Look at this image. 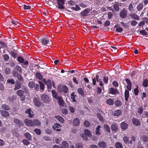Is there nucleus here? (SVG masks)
<instances>
[{
    "label": "nucleus",
    "mask_w": 148,
    "mask_h": 148,
    "mask_svg": "<svg viewBox=\"0 0 148 148\" xmlns=\"http://www.w3.org/2000/svg\"><path fill=\"white\" fill-rule=\"evenodd\" d=\"M22 142L24 145H27L30 144L29 142L26 139L23 140Z\"/></svg>",
    "instance_id": "nucleus-59"
},
{
    "label": "nucleus",
    "mask_w": 148,
    "mask_h": 148,
    "mask_svg": "<svg viewBox=\"0 0 148 148\" xmlns=\"http://www.w3.org/2000/svg\"><path fill=\"white\" fill-rule=\"evenodd\" d=\"M33 102L34 105L37 107H40L41 104L39 97H35L33 99Z\"/></svg>",
    "instance_id": "nucleus-4"
},
{
    "label": "nucleus",
    "mask_w": 148,
    "mask_h": 148,
    "mask_svg": "<svg viewBox=\"0 0 148 148\" xmlns=\"http://www.w3.org/2000/svg\"><path fill=\"white\" fill-rule=\"evenodd\" d=\"M34 131L36 134L38 135H40L41 133L40 130L39 129L37 128L35 129L34 130Z\"/></svg>",
    "instance_id": "nucleus-58"
},
{
    "label": "nucleus",
    "mask_w": 148,
    "mask_h": 148,
    "mask_svg": "<svg viewBox=\"0 0 148 148\" xmlns=\"http://www.w3.org/2000/svg\"><path fill=\"white\" fill-rule=\"evenodd\" d=\"M11 23L13 25V26L16 27H17L19 26V23L17 21H11Z\"/></svg>",
    "instance_id": "nucleus-39"
},
{
    "label": "nucleus",
    "mask_w": 148,
    "mask_h": 148,
    "mask_svg": "<svg viewBox=\"0 0 148 148\" xmlns=\"http://www.w3.org/2000/svg\"><path fill=\"white\" fill-rule=\"evenodd\" d=\"M80 124V120L79 119L76 118L73 120V124L75 126H77L79 125Z\"/></svg>",
    "instance_id": "nucleus-13"
},
{
    "label": "nucleus",
    "mask_w": 148,
    "mask_h": 148,
    "mask_svg": "<svg viewBox=\"0 0 148 148\" xmlns=\"http://www.w3.org/2000/svg\"><path fill=\"white\" fill-rule=\"evenodd\" d=\"M90 12V10L88 8H87L82 11L80 13V14L82 16L85 17L87 16L88 14Z\"/></svg>",
    "instance_id": "nucleus-8"
},
{
    "label": "nucleus",
    "mask_w": 148,
    "mask_h": 148,
    "mask_svg": "<svg viewBox=\"0 0 148 148\" xmlns=\"http://www.w3.org/2000/svg\"><path fill=\"white\" fill-rule=\"evenodd\" d=\"M7 82L11 84H15L14 80L13 79H8L7 81Z\"/></svg>",
    "instance_id": "nucleus-46"
},
{
    "label": "nucleus",
    "mask_w": 148,
    "mask_h": 148,
    "mask_svg": "<svg viewBox=\"0 0 148 148\" xmlns=\"http://www.w3.org/2000/svg\"><path fill=\"white\" fill-rule=\"evenodd\" d=\"M76 148H83L82 144L80 143H78L76 145Z\"/></svg>",
    "instance_id": "nucleus-63"
},
{
    "label": "nucleus",
    "mask_w": 148,
    "mask_h": 148,
    "mask_svg": "<svg viewBox=\"0 0 148 148\" xmlns=\"http://www.w3.org/2000/svg\"><path fill=\"white\" fill-rule=\"evenodd\" d=\"M45 84L47 85V87L48 88H51L52 86L51 80L50 79H48L46 83Z\"/></svg>",
    "instance_id": "nucleus-37"
},
{
    "label": "nucleus",
    "mask_w": 148,
    "mask_h": 148,
    "mask_svg": "<svg viewBox=\"0 0 148 148\" xmlns=\"http://www.w3.org/2000/svg\"><path fill=\"white\" fill-rule=\"evenodd\" d=\"M77 91L81 96H83L84 95V92L82 89L81 88H79L77 89Z\"/></svg>",
    "instance_id": "nucleus-30"
},
{
    "label": "nucleus",
    "mask_w": 148,
    "mask_h": 148,
    "mask_svg": "<svg viewBox=\"0 0 148 148\" xmlns=\"http://www.w3.org/2000/svg\"><path fill=\"white\" fill-rule=\"evenodd\" d=\"M16 96L14 95H12L11 97L10 96L8 97V100L9 101L13 102L16 99Z\"/></svg>",
    "instance_id": "nucleus-36"
},
{
    "label": "nucleus",
    "mask_w": 148,
    "mask_h": 148,
    "mask_svg": "<svg viewBox=\"0 0 148 148\" xmlns=\"http://www.w3.org/2000/svg\"><path fill=\"white\" fill-rule=\"evenodd\" d=\"M84 133V134L88 137H90L91 136V133L88 130H85Z\"/></svg>",
    "instance_id": "nucleus-35"
},
{
    "label": "nucleus",
    "mask_w": 148,
    "mask_h": 148,
    "mask_svg": "<svg viewBox=\"0 0 148 148\" xmlns=\"http://www.w3.org/2000/svg\"><path fill=\"white\" fill-rule=\"evenodd\" d=\"M114 104L116 106H119L121 105L122 103L119 100H117L115 101Z\"/></svg>",
    "instance_id": "nucleus-45"
},
{
    "label": "nucleus",
    "mask_w": 148,
    "mask_h": 148,
    "mask_svg": "<svg viewBox=\"0 0 148 148\" xmlns=\"http://www.w3.org/2000/svg\"><path fill=\"white\" fill-rule=\"evenodd\" d=\"M14 69H15L18 71L19 72H22V68L21 67L18 65H16Z\"/></svg>",
    "instance_id": "nucleus-53"
},
{
    "label": "nucleus",
    "mask_w": 148,
    "mask_h": 148,
    "mask_svg": "<svg viewBox=\"0 0 148 148\" xmlns=\"http://www.w3.org/2000/svg\"><path fill=\"white\" fill-rule=\"evenodd\" d=\"M122 112V111L121 110H117L115 111L114 115L118 116L121 114Z\"/></svg>",
    "instance_id": "nucleus-33"
},
{
    "label": "nucleus",
    "mask_w": 148,
    "mask_h": 148,
    "mask_svg": "<svg viewBox=\"0 0 148 148\" xmlns=\"http://www.w3.org/2000/svg\"><path fill=\"white\" fill-rule=\"evenodd\" d=\"M22 89H23V90L24 93L25 94H29V91L28 90L27 87L25 86H22L21 88Z\"/></svg>",
    "instance_id": "nucleus-27"
},
{
    "label": "nucleus",
    "mask_w": 148,
    "mask_h": 148,
    "mask_svg": "<svg viewBox=\"0 0 148 148\" xmlns=\"http://www.w3.org/2000/svg\"><path fill=\"white\" fill-rule=\"evenodd\" d=\"M148 79H146L144 80L143 83V85L144 87H146L148 86Z\"/></svg>",
    "instance_id": "nucleus-43"
},
{
    "label": "nucleus",
    "mask_w": 148,
    "mask_h": 148,
    "mask_svg": "<svg viewBox=\"0 0 148 148\" xmlns=\"http://www.w3.org/2000/svg\"><path fill=\"white\" fill-rule=\"evenodd\" d=\"M98 147L100 148H105L106 146V144L104 141L99 142L98 144Z\"/></svg>",
    "instance_id": "nucleus-11"
},
{
    "label": "nucleus",
    "mask_w": 148,
    "mask_h": 148,
    "mask_svg": "<svg viewBox=\"0 0 148 148\" xmlns=\"http://www.w3.org/2000/svg\"><path fill=\"white\" fill-rule=\"evenodd\" d=\"M129 96V92L128 90H125V100L126 101L128 100V99Z\"/></svg>",
    "instance_id": "nucleus-25"
},
{
    "label": "nucleus",
    "mask_w": 148,
    "mask_h": 148,
    "mask_svg": "<svg viewBox=\"0 0 148 148\" xmlns=\"http://www.w3.org/2000/svg\"><path fill=\"white\" fill-rule=\"evenodd\" d=\"M65 0H57V3L58 5V8L60 9H65V7L63 6L65 4Z\"/></svg>",
    "instance_id": "nucleus-3"
},
{
    "label": "nucleus",
    "mask_w": 148,
    "mask_h": 148,
    "mask_svg": "<svg viewBox=\"0 0 148 148\" xmlns=\"http://www.w3.org/2000/svg\"><path fill=\"white\" fill-rule=\"evenodd\" d=\"M80 136L84 140H87L88 139L87 136L85 134H82L80 135Z\"/></svg>",
    "instance_id": "nucleus-47"
},
{
    "label": "nucleus",
    "mask_w": 148,
    "mask_h": 148,
    "mask_svg": "<svg viewBox=\"0 0 148 148\" xmlns=\"http://www.w3.org/2000/svg\"><path fill=\"white\" fill-rule=\"evenodd\" d=\"M114 9L116 11H118L119 10V4L116 3L113 5Z\"/></svg>",
    "instance_id": "nucleus-38"
},
{
    "label": "nucleus",
    "mask_w": 148,
    "mask_h": 148,
    "mask_svg": "<svg viewBox=\"0 0 148 148\" xmlns=\"http://www.w3.org/2000/svg\"><path fill=\"white\" fill-rule=\"evenodd\" d=\"M24 123L27 126H33V121L32 120L25 119L24 121Z\"/></svg>",
    "instance_id": "nucleus-9"
},
{
    "label": "nucleus",
    "mask_w": 148,
    "mask_h": 148,
    "mask_svg": "<svg viewBox=\"0 0 148 148\" xmlns=\"http://www.w3.org/2000/svg\"><path fill=\"white\" fill-rule=\"evenodd\" d=\"M130 16L132 18L136 20H138L139 19L138 16L135 13H132L130 14Z\"/></svg>",
    "instance_id": "nucleus-18"
},
{
    "label": "nucleus",
    "mask_w": 148,
    "mask_h": 148,
    "mask_svg": "<svg viewBox=\"0 0 148 148\" xmlns=\"http://www.w3.org/2000/svg\"><path fill=\"white\" fill-rule=\"evenodd\" d=\"M0 112L1 116H3L6 117H8L9 116V113L7 111L2 110H0Z\"/></svg>",
    "instance_id": "nucleus-12"
},
{
    "label": "nucleus",
    "mask_w": 148,
    "mask_h": 148,
    "mask_svg": "<svg viewBox=\"0 0 148 148\" xmlns=\"http://www.w3.org/2000/svg\"><path fill=\"white\" fill-rule=\"evenodd\" d=\"M35 84V83L34 82L30 81L29 82L28 86L30 88L32 89L34 88Z\"/></svg>",
    "instance_id": "nucleus-32"
},
{
    "label": "nucleus",
    "mask_w": 148,
    "mask_h": 148,
    "mask_svg": "<svg viewBox=\"0 0 148 148\" xmlns=\"http://www.w3.org/2000/svg\"><path fill=\"white\" fill-rule=\"evenodd\" d=\"M76 96V95L74 94V92H73L71 94V99L73 100V102H76V100L75 99V97Z\"/></svg>",
    "instance_id": "nucleus-40"
},
{
    "label": "nucleus",
    "mask_w": 148,
    "mask_h": 148,
    "mask_svg": "<svg viewBox=\"0 0 148 148\" xmlns=\"http://www.w3.org/2000/svg\"><path fill=\"white\" fill-rule=\"evenodd\" d=\"M121 127L122 130H125L127 128L128 125L126 123L123 122L121 123Z\"/></svg>",
    "instance_id": "nucleus-17"
},
{
    "label": "nucleus",
    "mask_w": 148,
    "mask_h": 148,
    "mask_svg": "<svg viewBox=\"0 0 148 148\" xmlns=\"http://www.w3.org/2000/svg\"><path fill=\"white\" fill-rule=\"evenodd\" d=\"M143 110V108L142 107H140L138 108L137 112L140 115L142 113Z\"/></svg>",
    "instance_id": "nucleus-52"
},
{
    "label": "nucleus",
    "mask_w": 148,
    "mask_h": 148,
    "mask_svg": "<svg viewBox=\"0 0 148 148\" xmlns=\"http://www.w3.org/2000/svg\"><path fill=\"white\" fill-rule=\"evenodd\" d=\"M49 42L48 38L46 37L43 38L41 40L42 43L44 45H46L48 44Z\"/></svg>",
    "instance_id": "nucleus-21"
},
{
    "label": "nucleus",
    "mask_w": 148,
    "mask_h": 148,
    "mask_svg": "<svg viewBox=\"0 0 148 148\" xmlns=\"http://www.w3.org/2000/svg\"><path fill=\"white\" fill-rule=\"evenodd\" d=\"M128 10L129 11L131 12H132L133 11L134 7L132 6V3H130L128 8Z\"/></svg>",
    "instance_id": "nucleus-54"
},
{
    "label": "nucleus",
    "mask_w": 148,
    "mask_h": 148,
    "mask_svg": "<svg viewBox=\"0 0 148 148\" xmlns=\"http://www.w3.org/2000/svg\"><path fill=\"white\" fill-rule=\"evenodd\" d=\"M24 136L28 140L31 141L32 140V136L28 132H26L25 133Z\"/></svg>",
    "instance_id": "nucleus-16"
},
{
    "label": "nucleus",
    "mask_w": 148,
    "mask_h": 148,
    "mask_svg": "<svg viewBox=\"0 0 148 148\" xmlns=\"http://www.w3.org/2000/svg\"><path fill=\"white\" fill-rule=\"evenodd\" d=\"M106 103L110 106L113 105L114 103L113 99H109L106 101Z\"/></svg>",
    "instance_id": "nucleus-19"
},
{
    "label": "nucleus",
    "mask_w": 148,
    "mask_h": 148,
    "mask_svg": "<svg viewBox=\"0 0 148 148\" xmlns=\"http://www.w3.org/2000/svg\"><path fill=\"white\" fill-rule=\"evenodd\" d=\"M38 83L39 84H35L34 86V90L36 91H38L40 88L41 91L43 90L45 88V85L44 84L40 81H38ZM41 92H43V91H41Z\"/></svg>",
    "instance_id": "nucleus-1"
},
{
    "label": "nucleus",
    "mask_w": 148,
    "mask_h": 148,
    "mask_svg": "<svg viewBox=\"0 0 148 148\" xmlns=\"http://www.w3.org/2000/svg\"><path fill=\"white\" fill-rule=\"evenodd\" d=\"M127 12L125 9H123L120 13V17L122 18H125L127 14Z\"/></svg>",
    "instance_id": "nucleus-6"
},
{
    "label": "nucleus",
    "mask_w": 148,
    "mask_h": 148,
    "mask_svg": "<svg viewBox=\"0 0 148 148\" xmlns=\"http://www.w3.org/2000/svg\"><path fill=\"white\" fill-rule=\"evenodd\" d=\"M52 93L53 97L56 99L60 97V96H58V94L54 90H52Z\"/></svg>",
    "instance_id": "nucleus-34"
},
{
    "label": "nucleus",
    "mask_w": 148,
    "mask_h": 148,
    "mask_svg": "<svg viewBox=\"0 0 148 148\" xmlns=\"http://www.w3.org/2000/svg\"><path fill=\"white\" fill-rule=\"evenodd\" d=\"M110 24V22L108 21L107 20L104 23L103 25L105 27L109 26Z\"/></svg>",
    "instance_id": "nucleus-64"
},
{
    "label": "nucleus",
    "mask_w": 148,
    "mask_h": 148,
    "mask_svg": "<svg viewBox=\"0 0 148 148\" xmlns=\"http://www.w3.org/2000/svg\"><path fill=\"white\" fill-rule=\"evenodd\" d=\"M115 146L116 148H123L122 144L119 142H117L115 144Z\"/></svg>",
    "instance_id": "nucleus-42"
},
{
    "label": "nucleus",
    "mask_w": 148,
    "mask_h": 148,
    "mask_svg": "<svg viewBox=\"0 0 148 148\" xmlns=\"http://www.w3.org/2000/svg\"><path fill=\"white\" fill-rule=\"evenodd\" d=\"M84 125L86 127H88L90 125V123L88 121H85L84 122Z\"/></svg>",
    "instance_id": "nucleus-55"
},
{
    "label": "nucleus",
    "mask_w": 148,
    "mask_h": 148,
    "mask_svg": "<svg viewBox=\"0 0 148 148\" xmlns=\"http://www.w3.org/2000/svg\"><path fill=\"white\" fill-rule=\"evenodd\" d=\"M33 126L34 125H36V126H40L41 125V123L40 121L38 120L35 119L33 121Z\"/></svg>",
    "instance_id": "nucleus-28"
},
{
    "label": "nucleus",
    "mask_w": 148,
    "mask_h": 148,
    "mask_svg": "<svg viewBox=\"0 0 148 148\" xmlns=\"http://www.w3.org/2000/svg\"><path fill=\"white\" fill-rule=\"evenodd\" d=\"M36 76L37 78L40 80L42 79V75L39 72L36 73Z\"/></svg>",
    "instance_id": "nucleus-41"
},
{
    "label": "nucleus",
    "mask_w": 148,
    "mask_h": 148,
    "mask_svg": "<svg viewBox=\"0 0 148 148\" xmlns=\"http://www.w3.org/2000/svg\"><path fill=\"white\" fill-rule=\"evenodd\" d=\"M21 83L19 81H16L14 90H16L20 89L21 87Z\"/></svg>",
    "instance_id": "nucleus-10"
},
{
    "label": "nucleus",
    "mask_w": 148,
    "mask_h": 148,
    "mask_svg": "<svg viewBox=\"0 0 148 148\" xmlns=\"http://www.w3.org/2000/svg\"><path fill=\"white\" fill-rule=\"evenodd\" d=\"M26 113L28 114V116L30 118L32 117L34 114L33 112L30 108L26 111Z\"/></svg>",
    "instance_id": "nucleus-24"
},
{
    "label": "nucleus",
    "mask_w": 148,
    "mask_h": 148,
    "mask_svg": "<svg viewBox=\"0 0 148 148\" xmlns=\"http://www.w3.org/2000/svg\"><path fill=\"white\" fill-rule=\"evenodd\" d=\"M56 118L59 121L62 123L64 122V119L62 117L59 116H55Z\"/></svg>",
    "instance_id": "nucleus-29"
},
{
    "label": "nucleus",
    "mask_w": 148,
    "mask_h": 148,
    "mask_svg": "<svg viewBox=\"0 0 148 148\" xmlns=\"http://www.w3.org/2000/svg\"><path fill=\"white\" fill-rule=\"evenodd\" d=\"M62 145L66 148H67L69 147L68 143L65 141L63 142L62 143Z\"/></svg>",
    "instance_id": "nucleus-62"
},
{
    "label": "nucleus",
    "mask_w": 148,
    "mask_h": 148,
    "mask_svg": "<svg viewBox=\"0 0 148 148\" xmlns=\"http://www.w3.org/2000/svg\"><path fill=\"white\" fill-rule=\"evenodd\" d=\"M17 60L20 63H23L24 61V60L23 58L21 57H18L17 58Z\"/></svg>",
    "instance_id": "nucleus-44"
},
{
    "label": "nucleus",
    "mask_w": 148,
    "mask_h": 148,
    "mask_svg": "<svg viewBox=\"0 0 148 148\" xmlns=\"http://www.w3.org/2000/svg\"><path fill=\"white\" fill-rule=\"evenodd\" d=\"M40 97L42 101L45 103H47L50 101L49 97L46 94H42L40 96Z\"/></svg>",
    "instance_id": "nucleus-2"
},
{
    "label": "nucleus",
    "mask_w": 148,
    "mask_h": 148,
    "mask_svg": "<svg viewBox=\"0 0 148 148\" xmlns=\"http://www.w3.org/2000/svg\"><path fill=\"white\" fill-rule=\"evenodd\" d=\"M101 127V126L99 125L96 128L95 133L96 135H99L101 133L100 132V128Z\"/></svg>",
    "instance_id": "nucleus-31"
},
{
    "label": "nucleus",
    "mask_w": 148,
    "mask_h": 148,
    "mask_svg": "<svg viewBox=\"0 0 148 148\" xmlns=\"http://www.w3.org/2000/svg\"><path fill=\"white\" fill-rule=\"evenodd\" d=\"M132 121L133 124L136 126H139L140 125V120L137 119L133 118L132 119Z\"/></svg>",
    "instance_id": "nucleus-7"
},
{
    "label": "nucleus",
    "mask_w": 148,
    "mask_h": 148,
    "mask_svg": "<svg viewBox=\"0 0 148 148\" xmlns=\"http://www.w3.org/2000/svg\"><path fill=\"white\" fill-rule=\"evenodd\" d=\"M24 92L22 90H19L16 91V93L17 95L19 97H22L23 96Z\"/></svg>",
    "instance_id": "nucleus-22"
},
{
    "label": "nucleus",
    "mask_w": 148,
    "mask_h": 148,
    "mask_svg": "<svg viewBox=\"0 0 148 148\" xmlns=\"http://www.w3.org/2000/svg\"><path fill=\"white\" fill-rule=\"evenodd\" d=\"M143 7V5L142 3H140L137 7V9L138 11H140L142 9Z\"/></svg>",
    "instance_id": "nucleus-49"
},
{
    "label": "nucleus",
    "mask_w": 148,
    "mask_h": 148,
    "mask_svg": "<svg viewBox=\"0 0 148 148\" xmlns=\"http://www.w3.org/2000/svg\"><path fill=\"white\" fill-rule=\"evenodd\" d=\"M14 122L18 124V125L22 126L23 125L22 122L20 120H18V119H16L14 120Z\"/></svg>",
    "instance_id": "nucleus-20"
},
{
    "label": "nucleus",
    "mask_w": 148,
    "mask_h": 148,
    "mask_svg": "<svg viewBox=\"0 0 148 148\" xmlns=\"http://www.w3.org/2000/svg\"><path fill=\"white\" fill-rule=\"evenodd\" d=\"M4 60L6 61L8 60L9 59V56L8 55L6 54H5L3 55Z\"/></svg>",
    "instance_id": "nucleus-61"
},
{
    "label": "nucleus",
    "mask_w": 148,
    "mask_h": 148,
    "mask_svg": "<svg viewBox=\"0 0 148 148\" xmlns=\"http://www.w3.org/2000/svg\"><path fill=\"white\" fill-rule=\"evenodd\" d=\"M117 92L118 90L116 88H111L109 90V92L110 93L113 95H115L117 93Z\"/></svg>",
    "instance_id": "nucleus-15"
},
{
    "label": "nucleus",
    "mask_w": 148,
    "mask_h": 148,
    "mask_svg": "<svg viewBox=\"0 0 148 148\" xmlns=\"http://www.w3.org/2000/svg\"><path fill=\"white\" fill-rule=\"evenodd\" d=\"M62 91L65 93H66L68 91L67 87L66 86H63Z\"/></svg>",
    "instance_id": "nucleus-60"
},
{
    "label": "nucleus",
    "mask_w": 148,
    "mask_h": 148,
    "mask_svg": "<svg viewBox=\"0 0 148 148\" xmlns=\"http://www.w3.org/2000/svg\"><path fill=\"white\" fill-rule=\"evenodd\" d=\"M104 127L106 130V131L107 132H108L109 133L110 132V127L108 125H104Z\"/></svg>",
    "instance_id": "nucleus-48"
},
{
    "label": "nucleus",
    "mask_w": 148,
    "mask_h": 148,
    "mask_svg": "<svg viewBox=\"0 0 148 148\" xmlns=\"http://www.w3.org/2000/svg\"><path fill=\"white\" fill-rule=\"evenodd\" d=\"M10 54L11 56L14 58L15 59L17 57V54L16 53L13 51H11L10 52Z\"/></svg>",
    "instance_id": "nucleus-51"
},
{
    "label": "nucleus",
    "mask_w": 148,
    "mask_h": 148,
    "mask_svg": "<svg viewBox=\"0 0 148 148\" xmlns=\"http://www.w3.org/2000/svg\"><path fill=\"white\" fill-rule=\"evenodd\" d=\"M1 107L2 109L7 110H8L10 109V107L8 106L5 104H3L1 106Z\"/></svg>",
    "instance_id": "nucleus-26"
},
{
    "label": "nucleus",
    "mask_w": 148,
    "mask_h": 148,
    "mask_svg": "<svg viewBox=\"0 0 148 148\" xmlns=\"http://www.w3.org/2000/svg\"><path fill=\"white\" fill-rule=\"evenodd\" d=\"M57 99L58 100L59 106L64 107L65 103L62 97L60 96Z\"/></svg>",
    "instance_id": "nucleus-5"
},
{
    "label": "nucleus",
    "mask_w": 148,
    "mask_h": 148,
    "mask_svg": "<svg viewBox=\"0 0 148 148\" xmlns=\"http://www.w3.org/2000/svg\"><path fill=\"white\" fill-rule=\"evenodd\" d=\"M123 140L124 142L125 143H129V140L128 139V138L127 136H125L123 138Z\"/></svg>",
    "instance_id": "nucleus-56"
},
{
    "label": "nucleus",
    "mask_w": 148,
    "mask_h": 148,
    "mask_svg": "<svg viewBox=\"0 0 148 148\" xmlns=\"http://www.w3.org/2000/svg\"><path fill=\"white\" fill-rule=\"evenodd\" d=\"M108 78L107 77H104L103 78V80L104 83L106 84H107L108 82Z\"/></svg>",
    "instance_id": "nucleus-57"
},
{
    "label": "nucleus",
    "mask_w": 148,
    "mask_h": 148,
    "mask_svg": "<svg viewBox=\"0 0 148 148\" xmlns=\"http://www.w3.org/2000/svg\"><path fill=\"white\" fill-rule=\"evenodd\" d=\"M112 130L114 132L118 130V127L117 125L115 124H113L111 126Z\"/></svg>",
    "instance_id": "nucleus-23"
},
{
    "label": "nucleus",
    "mask_w": 148,
    "mask_h": 148,
    "mask_svg": "<svg viewBox=\"0 0 148 148\" xmlns=\"http://www.w3.org/2000/svg\"><path fill=\"white\" fill-rule=\"evenodd\" d=\"M5 73L6 75L9 74L10 73V70L9 68H6L4 70Z\"/></svg>",
    "instance_id": "nucleus-50"
},
{
    "label": "nucleus",
    "mask_w": 148,
    "mask_h": 148,
    "mask_svg": "<svg viewBox=\"0 0 148 148\" xmlns=\"http://www.w3.org/2000/svg\"><path fill=\"white\" fill-rule=\"evenodd\" d=\"M140 139L144 142L147 143L148 142V137L145 135H142Z\"/></svg>",
    "instance_id": "nucleus-14"
}]
</instances>
